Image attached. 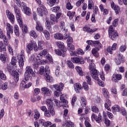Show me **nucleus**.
Returning a JSON list of instances; mask_svg holds the SVG:
<instances>
[{
  "label": "nucleus",
  "mask_w": 127,
  "mask_h": 127,
  "mask_svg": "<svg viewBox=\"0 0 127 127\" xmlns=\"http://www.w3.org/2000/svg\"><path fill=\"white\" fill-rule=\"evenodd\" d=\"M87 61L88 63H90L89 70L92 78L94 79V80L97 81V84L99 86H100L101 87H105L104 82L99 79V73L96 69V65H95V64L93 63L92 60H91L87 59Z\"/></svg>",
  "instance_id": "f257e3e1"
},
{
  "label": "nucleus",
  "mask_w": 127,
  "mask_h": 127,
  "mask_svg": "<svg viewBox=\"0 0 127 127\" xmlns=\"http://www.w3.org/2000/svg\"><path fill=\"white\" fill-rule=\"evenodd\" d=\"M6 51V47L3 44L2 41L0 42V60L2 63H5L6 62V59H7V53L5 52Z\"/></svg>",
  "instance_id": "f03ea898"
},
{
  "label": "nucleus",
  "mask_w": 127,
  "mask_h": 127,
  "mask_svg": "<svg viewBox=\"0 0 127 127\" xmlns=\"http://www.w3.org/2000/svg\"><path fill=\"white\" fill-rule=\"evenodd\" d=\"M30 59L32 63L34 65V66H35V67H38V65H45V64H47L48 62L46 60L40 61V59L35 58V56H34V55L31 56Z\"/></svg>",
  "instance_id": "7ed1b4c3"
},
{
  "label": "nucleus",
  "mask_w": 127,
  "mask_h": 127,
  "mask_svg": "<svg viewBox=\"0 0 127 127\" xmlns=\"http://www.w3.org/2000/svg\"><path fill=\"white\" fill-rule=\"evenodd\" d=\"M44 56H46L47 59H48L50 63H53V59H52V57L51 56V55L48 54V50L47 49H45L41 51L37 55L36 58H38V59H41V58H42V57H44Z\"/></svg>",
  "instance_id": "20e7f679"
},
{
  "label": "nucleus",
  "mask_w": 127,
  "mask_h": 127,
  "mask_svg": "<svg viewBox=\"0 0 127 127\" xmlns=\"http://www.w3.org/2000/svg\"><path fill=\"white\" fill-rule=\"evenodd\" d=\"M33 50L35 52L38 51V47L35 41H31L26 47V52L28 54H30V52Z\"/></svg>",
  "instance_id": "39448f33"
},
{
  "label": "nucleus",
  "mask_w": 127,
  "mask_h": 127,
  "mask_svg": "<svg viewBox=\"0 0 127 127\" xmlns=\"http://www.w3.org/2000/svg\"><path fill=\"white\" fill-rule=\"evenodd\" d=\"M35 77V73L33 71L31 66H27L26 67V71L24 73V79L25 81H28L30 77Z\"/></svg>",
  "instance_id": "423d86ee"
},
{
  "label": "nucleus",
  "mask_w": 127,
  "mask_h": 127,
  "mask_svg": "<svg viewBox=\"0 0 127 127\" xmlns=\"http://www.w3.org/2000/svg\"><path fill=\"white\" fill-rule=\"evenodd\" d=\"M16 63H17L16 58H15V57H13L11 60V62L7 65V71H8L12 75L13 74V66L16 67Z\"/></svg>",
  "instance_id": "0eeeda50"
},
{
  "label": "nucleus",
  "mask_w": 127,
  "mask_h": 127,
  "mask_svg": "<svg viewBox=\"0 0 127 127\" xmlns=\"http://www.w3.org/2000/svg\"><path fill=\"white\" fill-rule=\"evenodd\" d=\"M109 38L112 39V40H117L119 36V33L118 32L114 29L113 26H110L108 29Z\"/></svg>",
  "instance_id": "6e6552de"
},
{
  "label": "nucleus",
  "mask_w": 127,
  "mask_h": 127,
  "mask_svg": "<svg viewBox=\"0 0 127 127\" xmlns=\"http://www.w3.org/2000/svg\"><path fill=\"white\" fill-rule=\"evenodd\" d=\"M53 101H54V102L56 104L57 107H58V108H59V107H61V105H60V101L56 99L53 100V99L50 98L46 100V104L49 108L53 107V103H52Z\"/></svg>",
  "instance_id": "1a4fd4ad"
},
{
  "label": "nucleus",
  "mask_w": 127,
  "mask_h": 127,
  "mask_svg": "<svg viewBox=\"0 0 127 127\" xmlns=\"http://www.w3.org/2000/svg\"><path fill=\"white\" fill-rule=\"evenodd\" d=\"M37 12L39 16H43L47 14V9L43 4L39 5V7L37 9Z\"/></svg>",
  "instance_id": "9d476101"
},
{
  "label": "nucleus",
  "mask_w": 127,
  "mask_h": 127,
  "mask_svg": "<svg viewBox=\"0 0 127 127\" xmlns=\"http://www.w3.org/2000/svg\"><path fill=\"white\" fill-rule=\"evenodd\" d=\"M45 71L46 74H45L44 78H46L47 82H49L50 83L51 82H52V81H53V77H52V76L49 75V74L47 73H48V72L50 71V69H49V66H45Z\"/></svg>",
  "instance_id": "9b49d317"
},
{
  "label": "nucleus",
  "mask_w": 127,
  "mask_h": 127,
  "mask_svg": "<svg viewBox=\"0 0 127 127\" xmlns=\"http://www.w3.org/2000/svg\"><path fill=\"white\" fill-rule=\"evenodd\" d=\"M6 30L7 32V37L9 40L11 38L10 34L13 33V27L8 23L6 24Z\"/></svg>",
  "instance_id": "f8f14e48"
},
{
  "label": "nucleus",
  "mask_w": 127,
  "mask_h": 127,
  "mask_svg": "<svg viewBox=\"0 0 127 127\" xmlns=\"http://www.w3.org/2000/svg\"><path fill=\"white\" fill-rule=\"evenodd\" d=\"M24 53L23 50L21 51V54L18 58L19 65L20 68H22L24 65Z\"/></svg>",
  "instance_id": "ddd939ff"
},
{
  "label": "nucleus",
  "mask_w": 127,
  "mask_h": 127,
  "mask_svg": "<svg viewBox=\"0 0 127 127\" xmlns=\"http://www.w3.org/2000/svg\"><path fill=\"white\" fill-rule=\"evenodd\" d=\"M14 9L15 13H16V18L18 22H21L22 19L21 18V14L20 13V10L16 5H14Z\"/></svg>",
  "instance_id": "4468645a"
},
{
  "label": "nucleus",
  "mask_w": 127,
  "mask_h": 127,
  "mask_svg": "<svg viewBox=\"0 0 127 127\" xmlns=\"http://www.w3.org/2000/svg\"><path fill=\"white\" fill-rule=\"evenodd\" d=\"M86 43L87 44H91V46H94L95 47H98V48H102L103 47V45L102 44L100 43L99 41H92V40H88L86 41Z\"/></svg>",
  "instance_id": "2eb2a0df"
},
{
  "label": "nucleus",
  "mask_w": 127,
  "mask_h": 127,
  "mask_svg": "<svg viewBox=\"0 0 127 127\" xmlns=\"http://www.w3.org/2000/svg\"><path fill=\"white\" fill-rule=\"evenodd\" d=\"M73 63H78V64H84L85 61L81 57H78L76 58H72L71 59Z\"/></svg>",
  "instance_id": "dca6fc26"
},
{
  "label": "nucleus",
  "mask_w": 127,
  "mask_h": 127,
  "mask_svg": "<svg viewBox=\"0 0 127 127\" xmlns=\"http://www.w3.org/2000/svg\"><path fill=\"white\" fill-rule=\"evenodd\" d=\"M56 45L58 47H59V49L63 52V53H65L66 51H67V49L65 48V45H64V43L61 41H57L56 42Z\"/></svg>",
  "instance_id": "f3484780"
},
{
  "label": "nucleus",
  "mask_w": 127,
  "mask_h": 127,
  "mask_svg": "<svg viewBox=\"0 0 127 127\" xmlns=\"http://www.w3.org/2000/svg\"><path fill=\"white\" fill-rule=\"evenodd\" d=\"M41 91H42L43 94L46 97H50L52 94L51 90L47 87H43L41 88Z\"/></svg>",
  "instance_id": "a211bd4d"
},
{
  "label": "nucleus",
  "mask_w": 127,
  "mask_h": 127,
  "mask_svg": "<svg viewBox=\"0 0 127 127\" xmlns=\"http://www.w3.org/2000/svg\"><path fill=\"white\" fill-rule=\"evenodd\" d=\"M22 4H23L22 5V11L27 15H30V14H31V13L30 12V9L26 6V4L24 2H22Z\"/></svg>",
  "instance_id": "6ab92c4d"
},
{
  "label": "nucleus",
  "mask_w": 127,
  "mask_h": 127,
  "mask_svg": "<svg viewBox=\"0 0 127 127\" xmlns=\"http://www.w3.org/2000/svg\"><path fill=\"white\" fill-rule=\"evenodd\" d=\"M67 47L69 48L70 54L71 56H77L78 53L74 51L75 50V47L73 45H69Z\"/></svg>",
  "instance_id": "aec40b11"
},
{
  "label": "nucleus",
  "mask_w": 127,
  "mask_h": 127,
  "mask_svg": "<svg viewBox=\"0 0 127 127\" xmlns=\"http://www.w3.org/2000/svg\"><path fill=\"white\" fill-rule=\"evenodd\" d=\"M111 7L115 10L116 14H119L121 11V8L119 5L115 4L114 2H111Z\"/></svg>",
  "instance_id": "412c9836"
},
{
  "label": "nucleus",
  "mask_w": 127,
  "mask_h": 127,
  "mask_svg": "<svg viewBox=\"0 0 127 127\" xmlns=\"http://www.w3.org/2000/svg\"><path fill=\"white\" fill-rule=\"evenodd\" d=\"M83 31H85V32H87L88 33H90L92 34V33H93V32H95V31H97L98 30V28H94L91 29L90 27L85 26L83 28Z\"/></svg>",
  "instance_id": "4be33fe9"
},
{
  "label": "nucleus",
  "mask_w": 127,
  "mask_h": 127,
  "mask_svg": "<svg viewBox=\"0 0 127 127\" xmlns=\"http://www.w3.org/2000/svg\"><path fill=\"white\" fill-rule=\"evenodd\" d=\"M122 76L121 74H113L112 76V80L113 82H116V83H117L118 81L122 80Z\"/></svg>",
  "instance_id": "5701e85b"
},
{
  "label": "nucleus",
  "mask_w": 127,
  "mask_h": 127,
  "mask_svg": "<svg viewBox=\"0 0 127 127\" xmlns=\"http://www.w3.org/2000/svg\"><path fill=\"white\" fill-rule=\"evenodd\" d=\"M117 43H114L112 47H108L107 49V51L110 54H113V52L117 50Z\"/></svg>",
  "instance_id": "b1692460"
},
{
  "label": "nucleus",
  "mask_w": 127,
  "mask_h": 127,
  "mask_svg": "<svg viewBox=\"0 0 127 127\" xmlns=\"http://www.w3.org/2000/svg\"><path fill=\"white\" fill-rule=\"evenodd\" d=\"M6 13L8 19H9L11 23H14V15L8 10H6Z\"/></svg>",
  "instance_id": "393cba45"
},
{
  "label": "nucleus",
  "mask_w": 127,
  "mask_h": 127,
  "mask_svg": "<svg viewBox=\"0 0 127 127\" xmlns=\"http://www.w3.org/2000/svg\"><path fill=\"white\" fill-rule=\"evenodd\" d=\"M124 60V57L122 54H119L117 56V58L115 60V63L117 65H120Z\"/></svg>",
  "instance_id": "a878e982"
},
{
  "label": "nucleus",
  "mask_w": 127,
  "mask_h": 127,
  "mask_svg": "<svg viewBox=\"0 0 127 127\" xmlns=\"http://www.w3.org/2000/svg\"><path fill=\"white\" fill-rule=\"evenodd\" d=\"M91 120L92 121H94V120H96V122L99 124V123L102 122V116L99 114L98 117L95 114H93L91 116Z\"/></svg>",
  "instance_id": "bb28decb"
},
{
  "label": "nucleus",
  "mask_w": 127,
  "mask_h": 127,
  "mask_svg": "<svg viewBox=\"0 0 127 127\" xmlns=\"http://www.w3.org/2000/svg\"><path fill=\"white\" fill-rule=\"evenodd\" d=\"M53 88H54L55 90L57 91H61L63 90V88H64V84L62 83H60L59 85L58 84H55L52 86Z\"/></svg>",
  "instance_id": "cd10ccee"
},
{
  "label": "nucleus",
  "mask_w": 127,
  "mask_h": 127,
  "mask_svg": "<svg viewBox=\"0 0 127 127\" xmlns=\"http://www.w3.org/2000/svg\"><path fill=\"white\" fill-rule=\"evenodd\" d=\"M20 27L22 28V30L23 33H27V25L26 24H23L22 20H21V22H18Z\"/></svg>",
  "instance_id": "c85d7f7f"
},
{
  "label": "nucleus",
  "mask_w": 127,
  "mask_h": 127,
  "mask_svg": "<svg viewBox=\"0 0 127 127\" xmlns=\"http://www.w3.org/2000/svg\"><path fill=\"white\" fill-rule=\"evenodd\" d=\"M36 29L37 30V31H39L40 32H43V26H42V25L39 22V21H37L36 22Z\"/></svg>",
  "instance_id": "c756f323"
},
{
  "label": "nucleus",
  "mask_w": 127,
  "mask_h": 127,
  "mask_svg": "<svg viewBox=\"0 0 127 127\" xmlns=\"http://www.w3.org/2000/svg\"><path fill=\"white\" fill-rule=\"evenodd\" d=\"M73 87L74 88V90L76 93L79 94L80 93V90H81V88L82 87L81 84L79 83H76L74 84Z\"/></svg>",
  "instance_id": "7c9ffc66"
},
{
  "label": "nucleus",
  "mask_w": 127,
  "mask_h": 127,
  "mask_svg": "<svg viewBox=\"0 0 127 127\" xmlns=\"http://www.w3.org/2000/svg\"><path fill=\"white\" fill-rule=\"evenodd\" d=\"M63 127H73L74 123H72L70 121H66L63 124Z\"/></svg>",
  "instance_id": "2f4dec72"
},
{
  "label": "nucleus",
  "mask_w": 127,
  "mask_h": 127,
  "mask_svg": "<svg viewBox=\"0 0 127 127\" xmlns=\"http://www.w3.org/2000/svg\"><path fill=\"white\" fill-rule=\"evenodd\" d=\"M60 100L62 103H63V104H64V105L63 106V108L64 109H65V108H68V105H67L68 101L65 99L64 98V97H63V96H61Z\"/></svg>",
  "instance_id": "473e14b6"
},
{
  "label": "nucleus",
  "mask_w": 127,
  "mask_h": 127,
  "mask_svg": "<svg viewBox=\"0 0 127 127\" xmlns=\"http://www.w3.org/2000/svg\"><path fill=\"white\" fill-rule=\"evenodd\" d=\"M99 50H100V49H99L98 48H94L92 49L91 52L92 54H93L95 57H96V58L99 57V53H98Z\"/></svg>",
  "instance_id": "72a5a7b5"
},
{
  "label": "nucleus",
  "mask_w": 127,
  "mask_h": 127,
  "mask_svg": "<svg viewBox=\"0 0 127 127\" xmlns=\"http://www.w3.org/2000/svg\"><path fill=\"white\" fill-rule=\"evenodd\" d=\"M34 118L35 121H37L40 118V112L38 111V110L35 109L34 110Z\"/></svg>",
  "instance_id": "f704fd0d"
},
{
  "label": "nucleus",
  "mask_w": 127,
  "mask_h": 127,
  "mask_svg": "<svg viewBox=\"0 0 127 127\" xmlns=\"http://www.w3.org/2000/svg\"><path fill=\"white\" fill-rule=\"evenodd\" d=\"M60 27L62 31H64V32H68V29L66 28V27H65V22H64V21H61Z\"/></svg>",
  "instance_id": "c9c22d12"
},
{
  "label": "nucleus",
  "mask_w": 127,
  "mask_h": 127,
  "mask_svg": "<svg viewBox=\"0 0 127 127\" xmlns=\"http://www.w3.org/2000/svg\"><path fill=\"white\" fill-rule=\"evenodd\" d=\"M54 37L57 40H62L63 39V35L60 33H56L54 34Z\"/></svg>",
  "instance_id": "e433bc0d"
},
{
  "label": "nucleus",
  "mask_w": 127,
  "mask_h": 127,
  "mask_svg": "<svg viewBox=\"0 0 127 127\" xmlns=\"http://www.w3.org/2000/svg\"><path fill=\"white\" fill-rule=\"evenodd\" d=\"M102 93L106 99H109V98H110V93H109L108 89L105 88H102Z\"/></svg>",
  "instance_id": "4c0bfd02"
},
{
  "label": "nucleus",
  "mask_w": 127,
  "mask_h": 127,
  "mask_svg": "<svg viewBox=\"0 0 127 127\" xmlns=\"http://www.w3.org/2000/svg\"><path fill=\"white\" fill-rule=\"evenodd\" d=\"M121 107H120L119 105H114L112 108L113 114H116L117 112H121Z\"/></svg>",
  "instance_id": "58836bf2"
},
{
  "label": "nucleus",
  "mask_w": 127,
  "mask_h": 127,
  "mask_svg": "<svg viewBox=\"0 0 127 127\" xmlns=\"http://www.w3.org/2000/svg\"><path fill=\"white\" fill-rule=\"evenodd\" d=\"M0 39H3L4 43L7 42L6 40V37L4 34H3V33L2 32V30L0 29Z\"/></svg>",
  "instance_id": "ea45409f"
},
{
  "label": "nucleus",
  "mask_w": 127,
  "mask_h": 127,
  "mask_svg": "<svg viewBox=\"0 0 127 127\" xmlns=\"http://www.w3.org/2000/svg\"><path fill=\"white\" fill-rule=\"evenodd\" d=\"M14 75V80L16 83L18 82V80H19V74L18 72H16L15 71H13V73Z\"/></svg>",
  "instance_id": "a19ab883"
},
{
  "label": "nucleus",
  "mask_w": 127,
  "mask_h": 127,
  "mask_svg": "<svg viewBox=\"0 0 127 127\" xmlns=\"http://www.w3.org/2000/svg\"><path fill=\"white\" fill-rule=\"evenodd\" d=\"M106 102H107L104 105L105 109H107V110H108V111H111V109H110V107H109V106H111V105H112V103H111V101H110V100H109V99H107Z\"/></svg>",
  "instance_id": "79ce46f5"
},
{
  "label": "nucleus",
  "mask_w": 127,
  "mask_h": 127,
  "mask_svg": "<svg viewBox=\"0 0 127 127\" xmlns=\"http://www.w3.org/2000/svg\"><path fill=\"white\" fill-rule=\"evenodd\" d=\"M43 33H44L47 40H49V39H50V34L49 33V32L46 30H45L43 31Z\"/></svg>",
  "instance_id": "37998d69"
},
{
  "label": "nucleus",
  "mask_w": 127,
  "mask_h": 127,
  "mask_svg": "<svg viewBox=\"0 0 127 127\" xmlns=\"http://www.w3.org/2000/svg\"><path fill=\"white\" fill-rule=\"evenodd\" d=\"M38 50L40 49V50H42L44 48V42L43 41H39L38 43Z\"/></svg>",
  "instance_id": "c03bdc74"
},
{
  "label": "nucleus",
  "mask_w": 127,
  "mask_h": 127,
  "mask_svg": "<svg viewBox=\"0 0 127 127\" xmlns=\"http://www.w3.org/2000/svg\"><path fill=\"white\" fill-rule=\"evenodd\" d=\"M75 11H68L67 13V16L69 17V19H72L73 17H74V16L75 15Z\"/></svg>",
  "instance_id": "a18cd8bd"
},
{
  "label": "nucleus",
  "mask_w": 127,
  "mask_h": 127,
  "mask_svg": "<svg viewBox=\"0 0 127 127\" xmlns=\"http://www.w3.org/2000/svg\"><path fill=\"white\" fill-rule=\"evenodd\" d=\"M75 69L80 76H83V75H84L83 74V70H82V68H81L80 66H76L75 67Z\"/></svg>",
  "instance_id": "49530a36"
},
{
  "label": "nucleus",
  "mask_w": 127,
  "mask_h": 127,
  "mask_svg": "<svg viewBox=\"0 0 127 127\" xmlns=\"http://www.w3.org/2000/svg\"><path fill=\"white\" fill-rule=\"evenodd\" d=\"M93 7H94V1H93V0H88V9H92Z\"/></svg>",
  "instance_id": "de8ad7c7"
},
{
  "label": "nucleus",
  "mask_w": 127,
  "mask_h": 127,
  "mask_svg": "<svg viewBox=\"0 0 127 127\" xmlns=\"http://www.w3.org/2000/svg\"><path fill=\"white\" fill-rule=\"evenodd\" d=\"M14 33L17 36H19V28L18 26L16 25L14 27Z\"/></svg>",
  "instance_id": "09e8293b"
},
{
  "label": "nucleus",
  "mask_w": 127,
  "mask_h": 127,
  "mask_svg": "<svg viewBox=\"0 0 127 127\" xmlns=\"http://www.w3.org/2000/svg\"><path fill=\"white\" fill-rule=\"evenodd\" d=\"M51 20L53 22H58V20L56 17V16L53 14H51L50 15Z\"/></svg>",
  "instance_id": "8fccbe9b"
},
{
  "label": "nucleus",
  "mask_w": 127,
  "mask_h": 127,
  "mask_svg": "<svg viewBox=\"0 0 127 127\" xmlns=\"http://www.w3.org/2000/svg\"><path fill=\"white\" fill-rule=\"evenodd\" d=\"M0 79L1 80H6V75L3 73L2 70H0Z\"/></svg>",
  "instance_id": "3c124183"
},
{
  "label": "nucleus",
  "mask_w": 127,
  "mask_h": 127,
  "mask_svg": "<svg viewBox=\"0 0 127 127\" xmlns=\"http://www.w3.org/2000/svg\"><path fill=\"white\" fill-rule=\"evenodd\" d=\"M48 2H49L50 6H53L55 4V2L59 1V0H47Z\"/></svg>",
  "instance_id": "603ef678"
},
{
  "label": "nucleus",
  "mask_w": 127,
  "mask_h": 127,
  "mask_svg": "<svg viewBox=\"0 0 127 127\" xmlns=\"http://www.w3.org/2000/svg\"><path fill=\"white\" fill-rule=\"evenodd\" d=\"M67 66L68 67V68H70L71 69H74V64L71 61H67L66 62Z\"/></svg>",
  "instance_id": "864d4df0"
},
{
  "label": "nucleus",
  "mask_w": 127,
  "mask_h": 127,
  "mask_svg": "<svg viewBox=\"0 0 127 127\" xmlns=\"http://www.w3.org/2000/svg\"><path fill=\"white\" fill-rule=\"evenodd\" d=\"M39 74H40V75H45V68L44 66H41L40 67Z\"/></svg>",
  "instance_id": "5fc2aeb1"
},
{
  "label": "nucleus",
  "mask_w": 127,
  "mask_h": 127,
  "mask_svg": "<svg viewBox=\"0 0 127 127\" xmlns=\"http://www.w3.org/2000/svg\"><path fill=\"white\" fill-rule=\"evenodd\" d=\"M81 106L85 107L87 104L86 99L83 97H80Z\"/></svg>",
  "instance_id": "6e6d98bb"
},
{
  "label": "nucleus",
  "mask_w": 127,
  "mask_h": 127,
  "mask_svg": "<svg viewBox=\"0 0 127 127\" xmlns=\"http://www.w3.org/2000/svg\"><path fill=\"white\" fill-rule=\"evenodd\" d=\"M30 35L33 38H37V34H36V32L35 31L32 30L30 32Z\"/></svg>",
  "instance_id": "4d7b16f0"
},
{
  "label": "nucleus",
  "mask_w": 127,
  "mask_h": 127,
  "mask_svg": "<svg viewBox=\"0 0 127 127\" xmlns=\"http://www.w3.org/2000/svg\"><path fill=\"white\" fill-rule=\"evenodd\" d=\"M51 10H52L53 12H59L60 11V7H54L51 8Z\"/></svg>",
  "instance_id": "13d9d810"
},
{
  "label": "nucleus",
  "mask_w": 127,
  "mask_h": 127,
  "mask_svg": "<svg viewBox=\"0 0 127 127\" xmlns=\"http://www.w3.org/2000/svg\"><path fill=\"white\" fill-rule=\"evenodd\" d=\"M8 83L7 82H5L1 85V90H7V86Z\"/></svg>",
  "instance_id": "bf43d9fd"
},
{
  "label": "nucleus",
  "mask_w": 127,
  "mask_h": 127,
  "mask_svg": "<svg viewBox=\"0 0 127 127\" xmlns=\"http://www.w3.org/2000/svg\"><path fill=\"white\" fill-rule=\"evenodd\" d=\"M49 112L52 115V116H55V111L53 107L49 108Z\"/></svg>",
  "instance_id": "052dcab7"
},
{
  "label": "nucleus",
  "mask_w": 127,
  "mask_h": 127,
  "mask_svg": "<svg viewBox=\"0 0 127 127\" xmlns=\"http://www.w3.org/2000/svg\"><path fill=\"white\" fill-rule=\"evenodd\" d=\"M66 43L68 45H72L73 43V38L71 37H69L66 41Z\"/></svg>",
  "instance_id": "680f3d73"
},
{
  "label": "nucleus",
  "mask_w": 127,
  "mask_h": 127,
  "mask_svg": "<svg viewBox=\"0 0 127 127\" xmlns=\"http://www.w3.org/2000/svg\"><path fill=\"white\" fill-rule=\"evenodd\" d=\"M86 82L88 84V85H92V78H91V77L89 76H86Z\"/></svg>",
  "instance_id": "e2e57ef3"
},
{
  "label": "nucleus",
  "mask_w": 127,
  "mask_h": 127,
  "mask_svg": "<svg viewBox=\"0 0 127 127\" xmlns=\"http://www.w3.org/2000/svg\"><path fill=\"white\" fill-rule=\"evenodd\" d=\"M46 27L47 29H49V30L51 29V25L50 24V22L47 20L46 21Z\"/></svg>",
  "instance_id": "0e129e2a"
},
{
  "label": "nucleus",
  "mask_w": 127,
  "mask_h": 127,
  "mask_svg": "<svg viewBox=\"0 0 127 127\" xmlns=\"http://www.w3.org/2000/svg\"><path fill=\"white\" fill-rule=\"evenodd\" d=\"M91 111H92L93 113L97 114V113H99V108L96 106H92L91 107Z\"/></svg>",
  "instance_id": "69168bd1"
},
{
  "label": "nucleus",
  "mask_w": 127,
  "mask_h": 127,
  "mask_svg": "<svg viewBox=\"0 0 127 127\" xmlns=\"http://www.w3.org/2000/svg\"><path fill=\"white\" fill-rule=\"evenodd\" d=\"M83 87L85 90V91H88L89 90V85L87 83V82H84L83 83Z\"/></svg>",
  "instance_id": "338daca9"
},
{
  "label": "nucleus",
  "mask_w": 127,
  "mask_h": 127,
  "mask_svg": "<svg viewBox=\"0 0 127 127\" xmlns=\"http://www.w3.org/2000/svg\"><path fill=\"white\" fill-rule=\"evenodd\" d=\"M77 101V97L76 95H73L72 98L71 99V105L72 106H74L75 105V102Z\"/></svg>",
  "instance_id": "774afa93"
}]
</instances>
